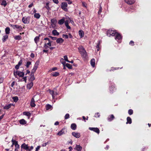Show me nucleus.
I'll return each instance as SVG.
<instances>
[{
    "label": "nucleus",
    "mask_w": 151,
    "mask_h": 151,
    "mask_svg": "<svg viewBox=\"0 0 151 151\" xmlns=\"http://www.w3.org/2000/svg\"><path fill=\"white\" fill-rule=\"evenodd\" d=\"M78 49L82 57L83 58H86L87 57V54L83 47L82 46H79L78 48Z\"/></svg>",
    "instance_id": "nucleus-1"
},
{
    "label": "nucleus",
    "mask_w": 151,
    "mask_h": 151,
    "mask_svg": "<svg viewBox=\"0 0 151 151\" xmlns=\"http://www.w3.org/2000/svg\"><path fill=\"white\" fill-rule=\"evenodd\" d=\"M30 18V17H23L22 19V21L24 23L28 24L29 23Z\"/></svg>",
    "instance_id": "nucleus-2"
},
{
    "label": "nucleus",
    "mask_w": 151,
    "mask_h": 151,
    "mask_svg": "<svg viewBox=\"0 0 151 151\" xmlns=\"http://www.w3.org/2000/svg\"><path fill=\"white\" fill-rule=\"evenodd\" d=\"M14 74L15 76L18 75L19 77H22L24 76V73L22 72L17 71L16 72H14Z\"/></svg>",
    "instance_id": "nucleus-3"
},
{
    "label": "nucleus",
    "mask_w": 151,
    "mask_h": 151,
    "mask_svg": "<svg viewBox=\"0 0 151 151\" xmlns=\"http://www.w3.org/2000/svg\"><path fill=\"white\" fill-rule=\"evenodd\" d=\"M50 93L52 95L53 99H55V96L58 94L56 89H54L53 90H50Z\"/></svg>",
    "instance_id": "nucleus-4"
},
{
    "label": "nucleus",
    "mask_w": 151,
    "mask_h": 151,
    "mask_svg": "<svg viewBox=\"0 0 151 151\" xmlns=\"http://www.w3.org/2000/svg\"><path fill=\"white\" fill-rule=\"evenodd\" d=\"M116 33L114 30L110 29L108 30L107 32V35L109 37H110L111 35L112 36H114Z\"/></svg>",
    "instance_id": "nucleus-5"
},
{
    "label": "nucleus",
    "mask_w": 151,
    "mask_h": 151,
    "mask_svg": "<svg viewBox=\"0 0 151 151\" xmlns=\"http://www.w3.org/2000/svg\"><path fill=\"white\" fill-rule=\"evenodd\" d=\"M11 27H12L13 29H18L19 30L22 31V28L21 26L17 25L10 24Z\"/></svg>",
    "instance_id": "nucleus-6"
},
{
    "label": "nucleus",
    "mask_w": 151,
    "mask_h": 151,
    "mask_svg": "<svg viewBox=\"0 0 151 151\" xmlns=\"http://www.w3.org/2000/svg\"><path fill=\"white\" fill-rule=\"evenodd\" d=\"M67 4L66 2H63L61 3V8L65 11H66L67 10L66 7L67 6Z\"/></svg>",
    "instance_id": "nucleus-7"
},
{
    "label": "nucleus",
    "mask_w": 151,
    "mask_h": 151,
    "mask_svg": "<svg viewBox=\"0 0 151 151\" xmlns=\"http://www.w3.org/2000/svg\"><path fill=\"white\" fill-rule=\"evenodd\" d=\"M115 39L118 41L121 40L122 39V37L121 35L118 33H116L115 34Z\"/></svg>",
    "instance_id": "nucleus-8"
},
{
    "label": "nucleus",
    "mask_w": 151,
    "mask_h": 151,
    "mask_svg": "<svg viewBox=\"0 0 151 151\" xmlns=\"http://www.w3.org/2000/svg\"><path fill=\"white\" fill-rule=\"evenodd\" d=\"M66 132V130L65 129H63L61 130L57 134V135L59 136L65 134Z\"/></svg>",
    "instance_id": "nucleus-9"
},
{
    "label": "nucleus",
    "mask_w": 151,
    "mask_h": 151,
    "mask_svg": "<svg viewBox=\"0 0 151 151\" xmlns=\"http://www.w3.org/2000/svg\"><path fill=\"white\" fill-rule=\"evenodd\" d=\"M72 135L76 138H79L80 137V134L79 133L73 132L72 133Z\"/></svg>",
    "instance_id": "nucleus-10"
},
{
    "label": "nucleus",
    "mask_w": 151,
    "mask_h": 151,
    "mask_svg": "<svg viewBox=\"0 0 151 151\" xmlns=\"http://www.w3.org/2000/svg\"><path fill=\"white\" fill-rule=\"evenodd\" d=\"M21 147L26 150H29V147L28 145L26 144L25 143H23L21 146Z\"/></svg>",
    "instance_id": "nucleus-11"
},
{
    "label": "nucleus",
    "mask_w": 151,
    "mask_h": 151,
    "mask_svg": "<svg viewBox=\"0 0 151 151\" xmlns=\"http://www.w3.org/2000/svg\"><path fill=\"white\" fill-rule=\"evenodd\" d=\"M51 22L52 26H55L57 22V20L55 19H52L51 20Z\"/></svg>",
    "instance_id": "nucleus-12"
},
{
    "label": "nucleus",
    "mask_w": 151,
    "mask_h": 151,
    "mask_svg": "<svg viewBox=\"0 0 151 151\" xmlns=\"http://www.w3.org/2000/svg\"><path fill=\"white\" fill-rule=\"evenodd\" d=\"M35 101L33 97L31 99V101L30 102V106L32 107H34L35 106Z\"/></svg>",
    "instance_id": "nucleus-13"
},
{
    "label": "nucleus",
    "mask_w": 151,
    "mask_h": 151,
    "mask_svg": "<svg viewBox=\"0 0 151 151\" xmlns=\"http://www.w3.org/2000/svg\"><path fill=\"white\" fill-rule=\"evenodd\" d=\"M125 2L127 4H132L134 3L135 0H124Z\"/></svg>",
    "instance_id": "nucleus-14"
},
{
    "label": "nucleus",
    "mask_w": 151,
    "mask_h": 151,
    "mask_svg": "<svg viewBox=\"0 0 151 151\" xmlns=\"http://www.w3.org/2000/svg\"><path fill=\"white\" fill-rule=\"evenodd\" d=\"M82 149V147L80 145H76L74 149L77 151H81Z\"/></svg>",
    "instance_id": "nucleus-15"
},
{
    "label": "nucleus",
    "mask_w": 151,
    "mask_h": 151,
    "mask_svg": "<svg viewBox=\"0 0 151 151\" xmlns=\"http://www.w3.org/2000/svg\"><path fill=\"white\" fill-rule=\"evenodd\" d=\"M33 85V83L32 82H31L27 85V87L28 89H30L32 87Z\"/></svg>",
    "instance_id": "nucleus-16"
},
{
    "label": "nucleus",
    "mask_w": 151,
    "mask_h": 151,
    "mask_svg": "<svg viewBox=\"0 0 151 151\" xmlns=\"http://www.w3.org/2000/svg\"><path fill=\"white\" fill-rule=\"evenodd\" d=\"M39 63V62L38 61H37L35 63L33 69V70H36V69L38 68Z\"/></svg>",
    "instance_id": "nucleus-17"
},
{
    "label": "nucleus",
    "mask_w": 151,
    "mask_h": 151,
    "mask_svg": "<svg viewBox=\"0 0 151 151\" xmlns=\"http://www.w3.org/2000/svg\"><path fill=\"white\" fill-rule=\"evenodd\" d=\"M51 41H50L47 43H45L44 45V47L45 49H47L48 48V45L49 46H51Z\"/></svg>",
    "instance_id": "nucleus-18"
},
{
    "label": "nucleus",
    "mask_w": 151,
    "mask_h": 151,
    "mask_svg": "<svg viewBox=\"0 0 151 151\" xmlns=\"http://www.w3.org/2000/svg\"><path fill=\"white\" fill-rule=\"evenodd\" d=\"M114 118V117L113 115L111 114L109 116L107 120L108 121L111 122Z\"/></svg>",
    "instance_id": "nucleus-19"
},
{
    "label": "nucleus",
    "mask_w": 151,
    "mask_h": 151,
    "mask_svg": "<svg viewBox=\"0 0 151 151\" xmlns=\"http://www.w3.org/2000/svg\"><path fill=\"white\" fill-rule=\"evenodd\" d=\"M63 42V40L62 38H58L56 40V42L58 43L61 44Z\"/></svg>",
    "instance_id": "nucleus-20"
},
{
    "label": "nucleus",
    "mask_w": 151,
    "mask_h": 151,
    "mask_svg": "<svg viewBox=\"0 0 151 151\" xmlns=\"http://www.w3.org/2000/svg\"><path fill=\"white\" fill-rule=\"evenodd\" d=\"M65 18H63L59 20L58 22V23L60 25L63 24L65 22Z\"/></svg>",
    "instance_id": "nucleus-21"
},
{
    "label": "nucleus",
    "mask_w": 151,
    "mask_h": 151,
    "mask_svg": "<svg viewBox=\"0 0 151 151\" xmlns=\"http://www.w3.org/2000/svg\"><path fill=\"white\" fill-rule=\"evenodd\" d=\"M95 60L93 58L91 59V66L93 67H94L95 66Z\"/></svg>",
    "instance_id": "nucleus-22"
},
{
    "label": "nucleus",
    "mask_w": 151,
    "mask_h": 151,
    "mask_svg": "<svg viewBox=\"0 0 151 151\" xmlns=\"http://www.w3.org/2000/svg\"><path fill=\"white\" fill-rule=\"evenodd\" d=\"M51 75L53 76L56 77V76H59V74L58 72H52L51 73Z\"/></svg>",
    "instance_id": "nucleus-23"
},
{
    "label": "nucleus",
    "mask_w": 151,
    "mask_h": 151,
    "mask_svg": "<svg viewBox=\"0 0 151 151\" xmlns=\"http://www.w3.org/2000/svg\"><path fill=\"white\" fill-rule=\"evenodd\" d=\"M71 129L73 130H75L76 128V125L75 123H73L71 125Z\"/></svg>",
    "instance_id": "nucleus-24"
},
{
    "label": "nucleus",
    "mask_w": 151,
    "mask_h": 151,
    "mask_svg": "<svg viewBox=\"0 0 151 151\" xmlns=\"http://www.w3.org/2000/svg\"><path fill=\"white\" fill-rule=\"evenodd\" d=\"M19 123L21 124H25L27 123V122L24 119H22L19 120Z\"/></svg>",
    "instance_id": "nucleus-25"
},
{
    "label": "nucleus",
    "mask_w": 151,
    "mask_h": 151,
    "mask_svg": "<svg viewBox=\"0 0 151 151\" xmlns=\"http://www.w3.org/2000/svg\"><path fill=\"white\" fill-rule=\"evenodd\" d=\"M8 36L7 35H6L3 36L2 39V41L3 42H4L8 38Z\"/></svg>",
    "instance_id": "nucleus-26"
},
{
    "label": "nucleus",
    "mask_w": 151,
    "mask_h": 151,
    "mask_svg": "<svg viewBox=\"0 0 151 151\" xmlns=\"http://www.w3.org/2000/svg\"><path fill=\"white\" fill-rule=\"evenodd\" d=\"M52 34L55 36L58 35H59V33L56 30L54 29L52 31Z\"/></svg>",
    "instance_id": "nucleus-27"
},
{
    "label": "nucleus",
    "mask_w": 151,
    "mask_h": 151,
    "mask_svg": "<svg viewBox=\"0 0 151 151\" xmlns=\"http://www.w3.org/2000/svg\"><path fill=\"white\" fill-rule=\"evenodd\" d=\"M127 122L126 123L127 124L129 123V124H131L132 123V119L131 118L129 117H128L127 118Z\"/></svg>",
    "instance_id": "nucleus-28"
},
{
    "label": "nucleus",
    "mask_w": 151,
    "mask_h": 151,
    "mask_svg": "<svg viewBox=\"0 0 151 151\" xmlns=\"http://www.w3.org/2000/svg\"><path fill=\"white\" fill-rule=\"evenodd\" d=\"M40 36V35H39V36L36 37L34 39L35 42L37 44V42H38L39 40V37Z\"/></svg>",
    "instance_id": "nucleus-29"
},
{
    "label": "nucleus",
    "mask_w": 151,
    "mask_h": 151,
    "mask_svg": "<svg viewBox=\"0 0 151 151\" xmlns=\"http://www.w3.org/2000/svg\"><path fill=\"white\" fill-rule=\"evenodd\" d=\"M79 35L81 38L84 35V32L83 31L81 30L79 31Z\"/></svg>",
    "instance_id": "nucleus-30"
},
{
    "label": "nucleus",
    "mask_w": 151,
    "mask_h": 151,
    "mask_svg": "<svg viewBox=\"0 0 151 151\" xmlns=\"http://www.w3.org/2000/svg\"><path fill=\"white\" fill-rule=\"evenodd\" d=\"M12 105H13L12 104H9L8 105L5 106L4 107V109H9V108H10L11 107V106H12Z\"/></svg>",
    "instance_id": "nucleus-31"
},
{
    "label": "nucleus",
    "mask_w": 151,
    "mask_h": 151,
    "mask_svg": "<svg viewBox=\"0 0 151 151\" xmlns=\"http://www.w3.org/2000/svg\"><path fill=\"white\" fill-rule=\"evenodd\" d=\"M15 145L16 148L15 149V151H17V149H18L19 148V145L18 144L17 142H15V143L14 144Z\"/></svg>",
    "instance_id": "nucleus-32"
},
{
    "label": "nucleus",
    "mask_w": 151,
    "mask_h": 151,
    "mask_svg": "<svg viewBox=\"0 0 151 151\" xmlns=\"http://www.w3.org/2000/svg\"><path fill=\"white\" fill-rule=\"evenodd\" d=\"M1 5H3L4 7H5L7 5L6 1L5 0H3L2 1Z\"/></svg>",
    "instance_id": "nucleus-33"
},
{
    "label": "nucleus",
    "mask_w": 151,
    "mask_h": 151,
    "mask_svg": "<svg viewBox=\"0 0 151 151\" xmlns=\"http://www.w3.org/2000/svg\"><path fill=\"white\" fill-rule=\"evenodd\" d=\"M10 31V29L9 27H6L5 29V31L6 34H9Z\"/></svg>",
    "instance_id": "nucleus-34"
},
{
    "label": "nucleus",
    "mask_w": 151,
    "mask_h": 151,
    "mask_svg": "<svg viewBox=\"0 0 151 151\" xmlns=\"http://www.w3.org/2000/svg\"><path fill=\"white\" fill-rule=\"evenodd\" d=\"M14 38L15 40H21V36L20 35H17L14 37Z\"/></svg>",
    "instance_id": "nucleus-35"
},
{
    "label": "nucleus",
    "mask_w": 151,
    "mask_h": 151,
    "mask_svg": "<svg viewBox=\"0 0 151 151\" xmlns=\"http://www.w3.org/2000/svg\"><path fill=\"white\" fill-rule=\"evenodd\" d=\"M40 15L39 13H35L34 15V17L37 19L40 18Z\"/></svg>",
    "instance_id": "nucleus-36"
},
{
    "label": "nucleus",
    "mask_w": 151,
    "mask_h": 151,
    "mask_svg": "<svg viewBox=\"0 0 151 151\" xmlns=\"http://www.w3.org/2000/svg\"><path fill=\"white\" fill-rule=\"evenodd\" d=\"M31 77L29 78V80L30 81L32 82L35 79V78L34 75H31Z\"/></svg>",
    "instance_id": "nucleus-37"
},
{
    "label": "nucleus",
    "mask_w": 151,
    "mask_h": 151,
    "mask_svg": "<svg viewBox=\"0 0 151 151\" xmlns=\"http://www.w3.org/2000/svg\"><path fill=\"white\" fill-rule=\"evenodd\" d=\"M100 41H98L97 44V45L96 46V48H97V51H99V49H100L99 45H100Z\"/></svg>",
    "instance_id": "nucleus-38"
},
{
    "label": "nucleus",
    "mask_w": 151,
    "mask_h": 151,
    "mask_svg": "<svg viewBox=\"0 0 151 151\" xmlns=\"http://www.w3.org/2000/svg\"><path fill=\"white\" fill-rule=\"evenodd\" d=\"M93 131L98 134H99L100 132L99 129L97 128H94Z\"/></svg>",
    "instance_id": "nucleus-39"
},
{
    "label": "nucleus",
    "mask_w": 151,
    "mask_h": 151,
    "mask_svg": "<svg viewBox=\"0 0 151 151\" xmlns=\"http://www.w3.org/2000/svg\"><path fill=\"white\" fill-rule=\"evenodd\" d=\"M66 66L69 69H71L72 68V65L68 63H67Z\"/></svg>",
    "instance_id": "nucleus-40"
},
{
    "label": "nucleus",
    "mask_w": 151,
    "mask_h": 151,
    "mask_svg": "<svg viewBox=\"0 0 151 151\" xmlns=\"http://www.w3.org/2000/svg\"><path fill=\"white\" fill-rule=\"evenodd\" d=\"M46 107L47 110H49L52 108V106L51 105L48 104L46 105Z\"/></svg>",
    "instance_id": "nucleus-41"
},
{
    "label": "nucleus",
    "mask_w": 151,
    "mask_h": 151,
    "mask_svg": "<svg viewBox=\"0 0 151 151\" xmlns=\"http://www.w3.org/2000/svg\"><path fill=\"white\" fill-rule=\"evenodd\" d=\"M31 64V63L30 61H28L27 63L25 65L27 68H28L30 65Z\"/></svg>",
    "instance_id": "nucleus-42"
},
{
    "label": "nucleus",
    "mask_w": 151,
    "mask_h": 151,
    "mask_svg": "<svg viewBox=\"0 0 151 151\" xmlns=\"http://www.w3.org/2000/svg\"><path fill=\"white\" fill-rule=\"evenodd\" d=\"M13 100L14 101L16 102L18 101V98L17 97L15 96L13 98Z\"/></svg>",
    "instance_id": "nucleus-43"
},
{
    "label": "nucleus",
    "mask_w": 151,
    "mask_h": 151,
    "mask_svg": "<svg viewBox=\"0 0 151 151\" xmlns=\"http://www.w3.org/2000/svg\"><path fill=\"white\" fill-rule=\"evenodd\" d=\"M23 114L24 115H26L27 116H29L30 115V113L28 112H23Z\"/></svg>",
    "instance_id": "nucleus-44"
},
{
    "label": "nucleus",
    "mask_w": 151,
    "mask_h": 151,
    "mask_svg": "<svg viewBox=\"0 0 151 151\" xmlns=\"http://www.w3.org/2000/svg\"><path fill=\"white\" fill-rule=\"evenodd\" d=\"M128 113L129 115H132L133 113V111L131 109H129L128 111Z\"/></svg>",
    "instance_id": "nucleus-45"
},
{
    "label": "nucleus",
    "mask_w": 151,
    "mask_h": 151,
    "mask_svg": "<svg viewBox=\"0 0 151 151\" xmlns=\"http://www.w3.org/2000/svg\"><path fill=\"white\" fill-rule=\"evenodd\" d=\"M69 117V115L68 114H67L65 116V119H68Z\"/></svg>",
    "instance_id": "nucleus-46"
},
{
    "label": "nucleus",
    "mask_w": 151,
    "mask_h": 151,
    "mask_svg": "<svg viewBox=\"0 0 151 151\" xmlns=\"http://www.w3.org/2000/svg\"><path fill=\"white\" fill-rule=\"evenodd\" d=\"M102 10V8L101 6L100 7L99 10L98 12V14H100Z\"/></svg>",
    "instance_id": "nucleus-47"
},
{
    "label": "nucleus",
    "mask_w": 151,
    "mask_h": 151,
    "mask_svg": "<svg viewBox=\"0 0 151 151\" xmlns=\"http://www.w3.org/2000/svg\"><path fill=\"white\" fill-rule=\"evenodd\" d=\"M64 60L65 61H66L67 62H70V61H69L68 59L67 56V55H65L64 57Z\"/></svg>",
    "instance_id": "nucleus-48"
},
{
    "label": "nucleus",
    "mask_w": 151,
    "mask_h": 151,
    "mask_svg": "<svg viewBox=\"0 0 151 151\" xmlns=\"http://www.w3.org/2000/svg\"><path fill=\"white\" fill-rule=\"evenodd\" d=\"M100 116V115L99 114V113H97L95 114V117L96 118L99 117Z\"/></svg>",
    "instance_id": "nucleus-49"
},
{
    "label": "nucleus",
    "mask_w": 151,
    "mask_h": 151,
    "mask_svg": "<svg viewBox=\"0 0 151 151\" xmlns=\"http://www.w3.org/2000/svg\"><path fill=\"white\" fill-rule=\"evenodd\" d=\"M63 38H65L66 39H68V36L67 35L63 34Z\"/></svg>",
    "instance_id": "nucleus-50"
},
{
    "label": "nucleus",
    "mask_w": 151,
    "mask_h": 151,
    "mask_svg": "<svg viewBox=\"0 0 151 151\" xmlns=\"http://www.w3.org/2000/svg\"><path fill=\"white\" fill-rule=\"evenodd\" d=\"M22 59H21L20 61H19V62L18 63V65H22Z\"/></svg>",
    "instance_id": "nucleus-51"
},
{
    "label": "nucleus",
    "mask_w": 151,
    "mask_h": 151,
    "mask_svg": "<svg viewBox=\"0 0 151 151\" xmlns=\"http://www.w3.org/2000/svg\"><path fill=\"white\" fill-rule=\"evenodd\" d=\"M35 70H33V69L32 70V71H31V74L30 75H34V73L35 72Z\"/></svg>",
    "instance_id": "nucleus-52"
},
{
    "label": "nucleus",
    "mask_w": 151,
    "mask_h": 151,
    "mask_svg": "<svg viewBox=\"0 0 151 151\" xmlns=\"http://www.w3.org/2000/svg\"><path fill=\"white\" fill-rule=\"evenodd\" d=\"M82 5L83 6H84L85 7H86V5H87V4L86 3L84 2H82Z\"/></svg>",
    "instance_id": "nucleus-53"
},
{
    "label": "nucleus",
    "mask_w": 151,
    "mask_h": 151,
    "mask_svg": "<svg viewBox=\"0 0 151 151\" xmlns=\"http://www.w3.org/2000/svg\"><path fill=\"white\" fill-rule=\"evenodd\" d=\"M55 3L58 4L59 3L58 0H52Z\"/></svg>",
    "instance_id": "nucleus-54"
},
{
    "label": "nucleus",
    "mask_w": 151,
    "mask_h": 151,
    "mask_svg": "<svg viewBox=\"0 0 151 151\" xmlns=\"http://www.w3.org/2000/svg\"><path fill=\"white\" fill-rule=\"evenodd\" d=\"M49 37H50L53 40H55L56 39V37H53L51 36H49Z\"/></svg>",
    "instance_id": "nucleus-55"
},
{
    "label": "nucleus",
    "mask_w": 151,
    "mask_h": 151,
    "mask_svg": "<svg viewBox=\"0 0 151 151\" xmlns=\"http://www.w3.org/2000/svg\"><path fill=\"white\" fill-rule=\"evenodd\" d=\"M134 42L132 41H131L129 43V44L130 45H132V46H133L134 45Z\"/></svg>",
    "instance_id": "nucleus-56"
},
{
    "label": "nucleus",
    "mask_w": 151,
    "mask_h": 151,
    "mask_svg": "<svg viewBox=\"0 0 151 151\" xmlns=\"http://www.w3.org/2000/svg\"><path fill=\"white\" fill-rule=\"evenodd\" d=\"M19 66H20V65H19L18 64L17 65H16V66H15V68L16 70L18 69L19 68Z\"/></svg>",
    "instance_id": "nucleus-57"
},
{
    "label": "nucleus",
    "mask_w": 151,
    "mask_h": 151,
    "mask_svg": "<svg viewBox=\"0 0 151 151\" xmlns=\"http://www.w3.org/2000/svg\"><path fill=\"white\" fill-rule=\"evenodd\" d=\"M65 25L66 26L68 25V20L65 21Z\"/></svg>",
    "instance_id": "nucleus-58"
},
{
    "label": "nucleus",
    "mask_w": 151,
    "mask_h": 151,
    "mask_svg": "<svg viewBox=\"0 0 151 151\" xmlns=\"http://www.w3.org/2000/svg\"><path fill=\"white\" fill-rule=\"evenodd\" d=\"M57 68L56 67H54L52 68L51 70V71H54L57 70Z\"/></svg>",
    "instance_id": "nucleus-59"
},
{
    "label": "nucleus",
    "mask_w": 151,
    "mask_h": 151,
    "mask_svg": "<svg viewBox=\"0 0 151 151\" xmlns=\"http://www.w3.org/2000/svg\"><path fill=\"white\" fill-rule=\"evenodd\" d=\"M40 146H37L36 148V150L38 151V150L40 149Z\"/></svg>",
    "instance_id": "nucleus-60"
},
{
    "label": "nucleus",
    "mask_w": 151,
    "mask_h": 151,
    "mask_svg": "<svg viewBox=\"0 0 151 151\" xmlns=\"http://www.w3.org/2000/svg\"><path fill=\"white\" fill-rule=\"evenodd\" d=\"M14 84H15V82L14 81L11 84V87H13V86H14Z\"/></svg>",
    "instance_id": "nucleus-61"
},
{
    "label": "nucleus",
    "mask_w": 151,
    "mask_h": 151,
    "mask_svg": "<svg viewBox=\"0 0 151 151\" xmlns=\"http://www.w3.org/2000/svg\"><path fill=\"white\" fill-rule=\"evenodd\" d=\"M45 7L48 10L50 9L49 7V6L48 5V3H47L46 6Z\"/></svg>",
    "instance_id": "nucleus-62"
},
{
    "label": "nucleus",
    "mask_w": 151,
    "mask_h": 151,
    "mask_svg": "<svg viewBox=\"0 0 151 151\" xmlns=\"http://www.w3.org/2000/svg\"><path fill=\"white\" fill-rule=\"evenodd\" d=\"M17 142V141L15 140H14L13 139H12V142L13 145H14V144L15 143V142Z\"/></svg>",
    "instance_id": "nucleus-63"
},
{
    "label": "nucleus",
    "mask_w": 151,
    "mask_h": 151,
    "mask_svg": "<svg viewBox=\"0 0 151 151\" xmlns=\"http://www.w3.org/2000/svg\"><path fill=\"white\" fill-rule=\"evenodd\" d=\"M30 56L32 58H33L35 57V55L33 53H32Z\"/></svg>",
    "instance_id": "nucleus-64"
}]
</instances>
